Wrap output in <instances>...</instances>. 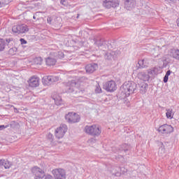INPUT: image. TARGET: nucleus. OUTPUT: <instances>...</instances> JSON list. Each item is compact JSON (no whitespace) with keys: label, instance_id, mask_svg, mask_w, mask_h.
I'll list each match as a JSON object with an SVG mask.
<instances>
[{"label":"nucleus","instance_id":"f257e3e1","mask_svg":"<svg viewBox=\"0 0 179 179\" xmlns=\"http://www.w3.org/2000/svg\"><path fill=\"white\" fill-rule=\"evenodd\" d=\"M133 93H136V84L134 82L129 81L123 84L120 88L119 94L121 99H127V97H129V95L133 94Z\"/></svg>","mask_w":179,"mask_h":179},{"label":"nucleus","instance_id":"f03ea898","mask_svg":"<svg viewBox=\"0 0 179 179\" xmlns=\"http://www.w3.org/2000/svg\"><path fill=\"white\" fill-rule=\"evenodd\" d=\"M85 132L91 136H100V134H101V127L96 124L91 126L87 125L85 127Z\"/></svg>","mask_w":179,"mask_h":179},{"label":"nucleus","instance_id":"7ed1b4c3","mask_svg":"<svg viewBox=\"0 0 179 179\" xmlns=\"http://www.w3.org/2000/svg\"><path fill=\"white\" fill-rule=\"evenodd\" d=\"M65 120L69 124H76L80 121V116L73 112H69L65 115Z\"/></svg>","mask_w":179,"mask_h":179},{"label":"nucleus","instance_id":"20e7f679","mask_svg":"<svg viewBox=\"0 0 179 179\" xmlns=\"http://www.w3.org/2000/svg\"><path fill=\"white\" fill-rule=\"evenodd\" d=\"M12 31L17 36V34H23V33H27L29 31V27L26 24L14 25L12 27Z\"/></svg>","mask_w":179,"mask_h":179},{"label":"nucleus","instance_id":"39448f33","mask_svg":"<svg viewBox=\"0 0 179 179\" xmlns=\"http://www.w3.org/2000/svg\"><path fill=\"white\" fill-rule=\"evenodd\" d=\"M68 131V126L66 124H61L59 127H58L55 131V135L57 139H61L62 138H64V136L65 134H66V131Z\"/></svg>","mask_w":179,"mask_h":179},{"label":"nucleus","instance_id":"423d86ee","mask_svg":"<svg viewBox=\"0 0 179 179\" xmlns=\"http://www.w3.org/2000/svg\"><path fill=\"white\" fill-rule=\"evenodd\" d=\"M59 80V78L54 76H45L42 79V83L43 85H46V86H50V85H52L55 82H58Z\"/></svg>","mask_w":179,"mask_h":179},{"label":"nucleus","instance_id":"0eeeda50","mask_svg":"<svg viewBox=\"0 0 179 179\" xmlns=\"http://www.w3.org/2000/svg\"><path fill=\"white\" fill-rule=\"evenodd\" d=\"M55 179H66V173L64 169H56L52 171Z\"/></svg>","mask_w":179,"mask_h":179},{"label":"nucleus","instance_id":"6e6552de","mask_svg":"<svg viewBox=\"0 0 179 179\" xmlns=\"http://www.w3.org/2000/svg\"><path fill=\"white\" fill-rule=\"evenodd\" d=\"M103 89L106 90V92H115V90H117V84L114 80L108 81L103 85Z\"/></svg>","mask_w":179,"mask_h":179},{"label":"nucleus","instance_id":"1a4fd4ad","mask_svg":"<svg viewBox=\"0 0 179 179\" xmlns=\"http://www.w3.org/2000/svg\"><path fill=\"white\" fill-rule=\"evenodd\" d=\"M158 132L166 134H171V132H174V128L171 125L164 124L159 127Z\"/></svg>","mask_w":179,"mask_h":179},{"label":"nucleus","instance_id":"9d476101","mask_svg":"<svg viewBox=\"0 0 179 179\" xmlns=\"http://www.w3.org/2000/svg\"><path fill=\"white\" fill-rule=\"evenodd\" d=\"M103 6L107 9L110 8H118L120 6V1L118 0H105L103 1Z\"/></svg>","mask_w":179,"mask_h":179},{"label":"nucleus","instance_id":"9b49d317","mask_svg":"<svg viewBox=\"0 0 179 179\" xmlns=\"http://www.w3.org/2000/svg\"><path fill=\"white\" fill-rule=\"evenodd\" d=\"M32 173L35 176L34 179H43L44 178V176H45L44 171L37 166L32 169Z\"/></svg>","mask_w":179,"mask_h":179},{"label":"nucleus","instance_id":"f8f14e48","mask_svg":"<svg viewBox=\"0 0 179 179\" xmlns=\"http://www.w3.org/2000/svg\"><path fill=\"white\" fill-rule=\"evenodd\" d=\"M119 54L120 51L118 50L107 52L105 53L104 58L108 61H113V59H117Z\"/></svg>","mask_w":179,"mask_h":179},{"label":"nucleus","instance_id":"ddd939ff","mask_svg":"<svg viewBox=\"0 0 179 179\" xmlns=\"http://www.w3.org/2000/svg\"><path fill=\"white\" fill-rule=\"evenodd\" d=\"M10 41H13V38H8L6 39L0 38V51H3V50H5V47H6V45H9Z\"/></svg>","mask_w":179,"mask_h":179},{"label":"nucleus","instance_id":"4468645a","mask_svg":"<svg viewBox=\"0 0 179 179\" xmlns=\"http://www.w3.org/2000/svg\"><path fill=\"white\" fill-rule=\"evenodd\" d=\"M98 68L99 65L96 63L89 64L85 66V71L87 73H93Z\"/></svg>","mask_w":179,"mask_h":179},{"label":"nucleus","instance_id":"2eb2a0df","mask_svg":"<svg viewBox=\"0 0 179 179\" xmlns=\"http://www.w3.org/2000/svg\"><path fill=\"white\" fill-rule=\"evenodd\" d=\"M136 5V1L135 0H124V8L127 10H132Z\"/></svg>","mask_w":179,"mask_h":179},{"label":"nucleus","instance_id":"dca6fc26","mask_svg":"<svg viewBox=\"0 0 179 179\" xmlns=\"http://www.w3.org/2000/svg\"><path fill=\"white\" fill-rule=\"evenodd\" d=\"M94 44L96 47H103L106 44V39L102 37H96L94 38Z\"/></svg>","mask_w":179,"mask_h":179},{"label":"nucleus","instance_id":"f3484780","mask_svg":"<svg viewBox=\"0 0 179 179\" xmlns=\"http://www.w3.org/2000/svg\"><path fill=\"white\" fill-rule=\"evenodd\" d=\"M28 83L30 87H37L40 85L38 82V78L36 77L31 78L29 80Z\"/></svg>","mask_w":179,"mask_h":179},{"label":"nucleus","instance_id":"a211bd4d","mask_svg":"<svg viewBox=\"0 0 179 179\" xmlns=\"http://www.w3.org/2000/svg\"><path fill=\"white\" fill-rule=\"evenodd\" d=\"M138 76L139 79L143 80L144 82H148L149 79H150V76H149V71H148V73L145 72H140L138 73Z\"/></svg>","mask_w":179,"mask_h":179},{"label":"nucleus","instance_id":"6ab92c4d","mask_svg":"<svg viewBox=\"0 0 179 179\" xmlns=\"http://www.w3.org/2000/svg\"><path fill=\"white\" fill-rule=\"evenodd\" d=\"M45 64L48 66H54L57 64V59L51 57H47L45 59Z\"/></svg>","mask_w":179,"mask_h":179},{"label":"nucleus","instance_id":"aec40b11","mask_svg":"<svg viewBox=\"0 0 179 179\" xmlns=\"http://www.w3.org/2000/svg\"><path fill=\"white\" fill-rule=\"evenodd\" d=\"M120 169L121 167L113 166L111 170L113 175L115 176V177H121Z\"/></svg>","mask_w":179,"mask_h":179},{"label":"nucleus","instance_id":"412c9836","mask_svg":"<svg viewBox=\"0 0 179 179\" xmlns=\"http://www.w3.org/2000/svg\"><path fill=\"white\" fill-rule=\"evenodd\" d=\"M10 166H12V164L5 159H0V167H4V169H10Z\"/></svg>","mask_w":179,"mask_h":179},{"label":"nucleus","instance_id":"4be33fe9","mask_svg":"<svg viewBox=\"0 0 179 179\" xmlns=\"http://www.w3.org/2000/svg\"><path fill=\"white\" fill-rule=\"evenodd\" d=\"M136 68H137V69L148 68V64H146V62H145V59L139 60Z\"/></svg>","mask_w":179,"mask_h":179},{"label":"nucleus","instance_id":"5701e85b","mask_svg":"<svg viewBox=\"0 0 179 179\" xmlns=\"http://www.w3.org/2000/svg\"><path fill=\"white\" fill-rule=\"evenodd\" d=\"M171 56L173 57L174 59L179 61V50L178 49L171 50Z\"/></svg>","mask_w":179,"mask_h":179},{"label":"nucleus","instance_id":"b1692460","mask_svg":"<svg viewBox=\"0 0 179 179\" xmlns=\"http://www.w3.org/2000/svg\"><path fill=\"white\" fill-rule=\"evenodd\" d=\"M148 86L149 85L145 83L140 84V93L141 94H145L148 92Z\"/></svg>","mask_w":179,"mask_h":179},{"label":"nucleus","instance_id":"393cba45","mask_svg":"<svg viewBox=\"0 0 179 179\" xmlns=\"http://www.w3.org/2000/svg\"><path fill=\"white\" fill-rule=\"evenodd\" d=\"M160 71V68L154 67L152 69L148 70L149 75H157Z\"/></svg>","mask_w":179,"mask_h":179},{"label":"nucleus","instance_id":"a878e982","mask_svg":"<svg viewBox=\"0 0 179 179\" xmlns=\"http://www.w3.org/2000/svg\"><path fill=\"white\" fill-rule=\"evenodd\" d=\"M166 118L171 120L173 118V116L174 115V113H173V109L168 108L166 110Z\"/></svg>","mask_w":179,"mask_h":179},{"label":"nucleus","instance_id":"bb28decb","mask_svg":"<svg viewBox=\"0 0 179 179\" xmlns=\"http://www.w3.org/2000/svg\"><path fill=\"white\" fill-rule=\"evenodd\" d=\"M119 150L120 152H124V153H127V152L129 150V146L128 145V144L124 143L120 146Z\"/></svg>","mask_w":179,"mask_h":179},{"label":"nucleus","instance_id":"cd10ccee","mask_svg":"<svg viewBox=\"0 0 179 179\" xmlns=\"http://www.w3.org/2000/svg\"><path fill=\"white\" fill-rule=\"evenodd\" d=\"M13 0H0V8H3L6 5H9Z\"/></svg>","mask_w":179,"mask_h":179},{"label":"nucleus","instance_id":"c85d7f7f","mask_svg":"<svg viewBox=\"0 0 179 179\" xmlns=\"http://www.w3.org/2000/svg\"><path fill=\"white\" fill-rule=\"evenodd\" d=\"M34 64H36V65H41V64H43V58H41V57L35 58Z\"/></svg>","mask_w":179,"mask_h":179},{"label":"nucleus","instance_id":"c756f323","mask_svg":"<svg viewBox=\"0 0 179 179\" xmlns=\"http://www.w3.org/2000/svg\"><path fill=\"white\" fill-rule=\"evenodd\" d=\"M17 51V48L16 47L14 48H11L9 50H8V54L10 55H15V54H16V52Z\"/></svg>","mask_w":179,"mask_h":179},{"label":"nucleus","instance_id":"7c9ffc66","mask_svg":"<svg viewBox=\"0 0 179 179\" xmlns=\"http://www.w3.org/2000/svg\"><path fill=\"white\" fill-rule=\"evenodd\" d=\"M159 152H160L161 151V153H164V152H166V149L164 148V144H163V143L160 142L159 143Z\"/></svg>","mask_w":179,"mask_h":179},{"label":"nucleus","instance_id":"2f4dec72","mask_svg":"<svg viewBox=\"0 0 179 179\" xmlns=\"http://www.w3.org/2000/svg\"><path fill=\"white\" fill-rule=\"evenodd\" d=\"M64 52H57L56 53V57L59 58V59H62V58H64Z\"/></svg>","mask_w":179,"mask_h":179},{"label":"nucleus","instance_id":"473e14b6","mask_svg":"<svg viewBox=\"0 0 179 179\" xmlns=\"http://www.w3.org/2000/svg\"><path fill=\"white\" fill-rule=\"evenodd\" d=\"M95 93H101V88L100 87V85H96L95 89Z\"/></svg>","mask_w":179,"mask_h":179},{"label":"nucleus","instance_id":"72a5a7b5","mask_svg":"<svg viewBox=\"0 0 179 179\" xmlns=\"http://www.w3.org/2000/svg\"><path fill=\"white\" fill-rule=\"evenodd\" d=\"M54 100L57 106H61V103H62V99H60V100L58 101V99L55 98Z\"/></svg>","mask_w":179,"mask_h":179},{"label":"nucleus","instance_id":"f704fd0d","mask_svg":"<svg viewBox=\"0 0 179 179\" xmlns=\"http://www.w3.org/2000/svg\"><path fill=\"white\" fill-rule=\"evenodd\" d=\"M66 87V92L68 93H72L73 92V88L72 87L67 86Z\"/></svg>","mask_w":179,"mask_h":179},{"label":"nucleus","instance_id":"c9c22d12","mask_svg":"<svg viewBox=\"0 0 179 179\" xmlns=\"http://www.w3.org/2000/svg\"><path fill=\"white\" fill-rule=\"evenodd\" d=\"M127 171L128 170H127L125 168H120V173H121V174H125V173H127Z\"/></svg>","mask_w":179,"mask_h":179},{"label":"nucleus","instance_id":"e433bc0d","mask_svg":"<svg viewBox=\"0 0 179 179\" xmlns=\"http://www.w3.org/2000/svg\"><path fill=\"white\" fill-rule=\"evenodd\" d=\"M164 83H167L169 82V76L165 75L163 80Z\"/></svg>","mask_w":179,"mask_h":179},{"label":"nucleus","instance_id":"4c0bfd02","mask_svg":"<svg viewBox=\"0 0 179 179\" xmlns=\"http://www.w3.org/2000/svg\"><path fill=\"white\" fill-rule=\"evenodd\" d=\"M88 142L90 143H96V138H91L88 140Z\"/></svg>","mask_w":179,"mask_h":179},{"label":"nucleus","instance_id":"58836bf2","mask_svg":"<svg viewBox=\"0 0 179 179\" xmlns=\"http://www.w3.org/2000/svg\"><path fill=\"white\" fill-rule=\"evenodd\" d=\"M20 41L21 44H27V41L24 40V38H20Z\"/></svg>","mask_w":179,"mask_h":179},{"label":"nucleus","instance_id":"ea45409f","mask_svg":"<svg viewBox=\"0 0 179 179\" xmlns=\"http://www.w3.org/2000/svg\"><path fill=\"white\" fill-rule=\"evenodd\" d=\"M47 22L49 24H51V22H52V18L51 17H48Z\"/></svg>","mask_w":179,"mask_h":179},{"label":"nucleus","instance_id":"a19ab883","mask_svg":"<svg viewBox=\"0 0 179 179\" xmlns=\"http://www.w3.org/2000/svg\"><path fill=\"white\" fill-rule=\"evenodd\" d=\"M53 137H54V136L52 135V134H51V133L48 134V139H50V141H53V139H52Z\"/></svg>","mask_w":179,"mask_h":179},{"label":"nucleus","instance_id":"79ce46f5","mask_svg":"<svg viewBox=\"0 0 179 179\" xmlns=\"http://www.w3.org/2000/svg\"><path fill=\"white\" fill-rule=\"evenodd\" d=\"M45 179H55L54 177H52L51 175H47L45 177Z\"/></svg>","mask_w":179,"mask_h":179},{"label":"nucleus","instance_id":"37998d69","mask_svg":"<svg viewBox=\"0 0 179 179\" xmlns=\"http://www.w3.org/2000/svg\"><path fill=\"white\" fill-rule=\"evenodd\" d=\"M66 1H65V0H61L60 1L61 5H64V6H65L66 5Z\"/></svg>","mask_w":179,"mask_h":179},{"label":"nucleus","instance_id":"c03bdc74","mask_svg":"<svg viewBox=\"0 0 179 179\" xmlns=\"http://www.w3.org/2000/svg\"><path fill=\"white\" fill-rule=\"evenodd\" d=\"M5 128H8V126L0 125V131H2V129H5Z\"/></svg>","mask_w":179,"mask_h":179},{"label":"nucleus","instance_id":"a18cd8bd","mask_svg":"<svg viewBox=\"0 0 179 179\" xmlns=\"http://www.w3.org/2000/svg\"><path fill=\"white\" fill-rule=\"evenodd\" d=\"M166 76H169V75H171V71L168 70L165 74Z\"/></svg>","mask_w":179,"mask_h":179},{"label":"nucleus","instance_id":"49530a36","mask_svg":"<svg viewBox=\"0 0 179 179\" xmlns=\"http://www.w3.org/2000/svg\"><path fill=\"white\" fill-rule=\"evenodd\" d=\"M166 2H174V0H165Z\"/></svg>","mask_w":179,"mask_h":179},{"label":"nucleus","instance_id":"de8ad7c7","mask_svg":"<svg viewBox=\"0 0 179 179\" xmlns=\"http://www.w3.org/2000/svg\"><path fill=\"white\" fill-rule=\"evenodd\" d=\"M177 22H178V26L179 27V18L178 19Z\"/></svg>","mask_w":179,"mask_h":179},{"label":"nucleus","instance_id":"09e8293b","mask_svg":"<svg viewBox=\"0 0 179 179\" xmlns=\"http://www.w3.org/2000/svg\"><path fill=\"white\" fill-rule=\"evenodd\" d=\"M33 19L36 20V15L33 16Z\"/></svg>","mask_w":179,"mask_h":179},{"label":"nucleus","instance_id":"8fccbe9b","mask_svg":"<svg viewBox=\"0 0 179 179\" xmlns=\"http://www.w3.org/2000/svg\"><path fill=\"white\" fill-rule=\"evenodd\" d=\"M108 48L110 49L111 47H110V45H108Z\"/></svg>","mask_w":179,"mask_h":179},{"label":"nucleus","instance_id":"3c124183","mask_svg":"<svg viewBox=\"0 0 179 179\" xmlns=\"http://www.w3.org/2000/svg\"><path fill=\"white\" fill-rule=\"evenodd\" d=\"M129 101H127V104H128Z\"/></svg>","mask_w":179,"mask_h":179}]
</instances>
